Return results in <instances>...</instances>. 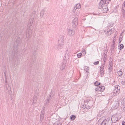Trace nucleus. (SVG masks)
<instances>
[{
  "mask_svg": "<svg viewBox=\"0 0 125 125\" xmlns=\"http://www.w3.org/2000/svg\"><path fill=\"white\" fill-rule=\"evenodd\" d=\"M36 13V12L34 11H33L32 14L31 15L30 19L29 20V22L28 23L27 27L26 36L27 38L29 37L32 33V30L33 29V26L32 25L34 20V18Z\"/></svg>",
  "mask_w": 125,
  "mask_h": 125,
  "instance_id": "nucleus-1",
  "label": "nucleus"
},
{
  "mask_svg": "<svg viewBox=\"0 0 125 125\" xmlns=\"http://www.w3.org/2000/svg\"><path fill=\"white\" fill-rule=\"evenodd\" d=\"M108 0H101L99 4V9H100L104 7L105 4L107 6V5H108V4L109 3V2L108 1Z\"/></svg>",
  "mask_w": 125,
  "mask_h": 125,
  "instance_id": "nucleus-2",
  "label": "nucleus"
},
{
  "mask_svg": "<svg viewBox=\"0 0 125 125\" xmlns=\"http://www.w3.org/2000/svg\"><path fill=\"white\" fill-rule=\"evenodd\" d=\"M120 87L119 85L114 86V89L113 90V93L114 96H116L120 92Z\"/></svg>",
  "mask_w": 125,
  "mask_h": 125,
  "instance_id": "nucleus-3",
  "label": "nucleus"
},
{
  "mask_svg": "<svg viewBox=\"0 0 125 125\" xmlns=\"http://www.w3.org/2000/svg\"><path fill=\"white\" fill-rule=\"evenodd\" d=\"M100 121L101 122L99 125H110L111 122L110 119L108 118L102 120Z\"/></svg>",
  "mask_w": 125,
  "mask_h": 125,
  "instance_id": "nucleus-4",
  "label": "nucleus"
},
{
  "mask_svg": "<svg viewBox=\"0 0 125 125\" xmlns=\"http://www.w3.org/2000/svg\"><path fill=\"white\" fill-rule=\"evenodd\" d=\"M84 103H85L87 105H89V106H92L93 104V101L91 99H86L84 100Z\"/></svg>",
  "mask_w": 125,
  "mask_h": 125,
  "instance_id": "nucleus-5",
  "label": "nucleus"
},
{
  "mask_svg": "<svg viewBox=\"0 0 125 125\" xmlns=\"http://www.w3.org/2000/svg\"><path fill=\"white\" fill-rule=\"evenodd\" d=\"M45 113V111L44 109H42L40 117V121L41 122L42 121L44 118Z\"/></svg>",
  "mask_w": 125,
  "mask_h": 125,
  "instance_id": "nucleus-6",
  "label": "nucleus"
},
{
  "mask_svg": "<svg viewBox=\"0 0 125 125\" xmlns=\"http://www.w3.org/2000/svg\"><path fill=\"white\" fill-rule=\"evenodd\" d=\"M105 88L104 86H100L95 88V91H99L101 92H103Z\"/></svg>",
  "mask_w": 125,
  "mask_h": 125,
  "instance_id": "nucleus-7",
  "label": "nucleus"
},
{
  "mask_svg": "<svg viewBox=\"0 0 125 125\" xmlns=\"http://www.w3.org/2000/svg\"><path fill=\"white\" fill-rule=\"evenodd\" d=\"M115 31V29L114 28H112L110 30H108L106 34L107 35H110L111 34L113 33Z\"/></svg>",
  "mask_w": 125,
  "mask_h": 125,
  "instance_id": "nucleus-8",
  "label": "nucleus"
},
{
  "mask_svg": "<svg viewBox=\"0 0 125 125\" xmlns=\"http://www.w3.org/2000/svg\"><path fill=\"white\" fill-rule=\"evenodd\" d=\"M68 34L70 36H72L74 35L75 32L72 29H69L67 30Z\"/></svg>",
  "mask_w": 125,
  "mask_h": 125,
  "instance_id": "nucleus-9",
  "label": "nucleus"
},
{
  "mask_svg": "<svg viewBox=\"0 0 125 125\" xmlns=\"http://www.w3.org/2000/svg\"><path fill=\"white\" fill-rule=\"evenodd\" d=\"M53 95V93H52V92L51 91V93L49 94V96L47 99V101L46 103V104H48L49 101L51 99Z\"/></svg>",
  "mask_w": 125,
  "mask_h": 125,
  "instance_id": "nucleus-10",
  "label": "nucleus"
},
{
  "mask_svg": "<svg viewBox=\"0 0 125 125\" xmlns=\"http://www.w3.org/2000/svg\"><path fill=\"white\" fill-rule=\"evenodd\" d=\"M119 103L117 101H115L114 104V105L112 107V110H115L119 106Z\"/></svg>",
  "mask_w": 125,
  "mask_h": 125,
  "instance_id": "nucleus-11",
  "label": "nucleus"
},
{
  "mask_svg": "<svg viewBox=\"0 0 125 125\" xmlns=\"http://www.w3.org/2000/svg\"><path fill=\"white\" fill-rule=\"evenodd\" d=\"M58 42V44L55 46V48L58 49H62L63 47V42Z\"/></svg>",
  "mask_w": 125,
  "mask_h": 125,
  "instance_id": "nucleus-12",
  "label": "nucleus"
},
{
  "mask_svg": "<svg viewBox=\"0 0 125 125\" xmlns=\"http://www.w3.org/2000/svg\"><path fill=\"white\" fill-rule=\"evenodd\" d=\"M118 118L116 117L113 115L111 118L112 122L113 123H115L118 121Z\"/></svg>",
  "mask_w": 125,
  "mask_h": 125,
  "instance_id": "nucleus-13",
  "label": "nucleus"
},
{
  "mask_svg": "<svg viewBox=\"0 0 125 125\" xmlns=\"http://www.w3.org/2000/svg\"><path fill=\"white\" fill-rule=\"evenodd\" d=\"M66 61L65 60L63 61V62L62 63V65L60 69L62 70H64L65 69V67L66 66Z\"/></svg>",
  "mask_w": 125,
  "mask_h": 125,
  "instance_id": "nucleus-14",
  "label": "nucleus"
},
{
  "mask_svg": "<svg viewBox=\"0 0 125 125\" xmlns=\"http://www.w3.org/2000/svg\"><path fill=\"white\" fill-rule=\"evenodd\" d=\"M108 70L109 72H111L113 69L112 64V62H109L108 65Z\"/></svg>",
  "mask_w": 125,
  "mask_h": 125,
  "instance_id": "nucleus-15",
  "label": "nucleus"
},
{
  "mask_svg": "<svg viewBox=\"0 0 125 125\" xmlns=\"http://www.w3.org/2000/svg\"><path fill=\"white\" fill-rule=\"evenodd\" d=\"M63 36L62 35H60L58 39V42H63Z\"/></svg>",
  "mask_w": 125,
  "mask_h": 125,
  "instance_id": "nucleus-16",
  "label": "nucleus"
},
{
  "mask_svg": "<svg viewBox=\"0 0 125 125\" xmlns=\"http://www.w3.org/2000/svg\"><path fill=\"white\" fill-rule=\"evenodd\" d=\"M78 20L77 18H74L73 21V24H74L76 26L78 24Z\"/></svg>",
  "mask_w": 125,
  "mask_h": 125,
  "instance_id": "nucleus-17",
  "label": "nucleus"
},
{
  "mask_svg": "<svg viewBox=\"0 0 125 125\" xmlns=\"http://www.w3.org/2000/svg\"><path fill=\"white\" fill-rule=\"evenodd\" d=\"M117 49V47H116L115 46L111 47L110 49L111 50V53L113 54L114 53V50H116Z\"/></svg>",
  "mask_w": 125,
  "mask_h": 125,
  "instance_id": "nucleus-18",
  "label": "nucleus"
},
{
  "mask_svg": "<svg viewBox=\"0 0 125 125\" xmlns=\"http://www.w3.org/2000/svg\"><path fill=\"white\" fill-rule=\"evenodd\" d=\"M107 6H106V7L105 8L104 7V8H103L104 7V6L102 8H103V12L106 13L107 12V11L108 10V8L107 7Z\"/></svg>",
  "mask_w": 125,
  "mask_h": 125,
  "instance_id": "nucleus-19",
  "label": "nucleus"
},
{
  "mask_svg": "<svg viewBox=\"0 0 125 125\" xmlns=\"http://www.w3.org/2000/svg\"><path fill=\"white\" fill-rule=\"evenodd\" d=\"M100 116H101V115L100 114H98L97 115V119H99V120H98L99 122L102 120V119H101V118H102V117L100 118Z\"/></svg>",
  "mask_w": 125,
  "mask_h": 125,
  "instance_id": "nucleus-20",
  "label": "nucleus"
},
{
  "mask_svg": "<svg viewBox=\"0 0 125 125\" xmlns=\"http://www.w3.org/2000/svg\"><path fill=\"white\" fill-rule=\"evenodd\" d=\"M122 9L123 10V11L125 12V0L123 4Z\"/></svg>",
  "mask_w": 125,
  "mask_h": 125,
  "instance_id": "nucleus-21",
  "label": "nucleus"
},
{
  "mask_svg": "<svg viewBox=\"0 0 125 125\" xmlns=\"http://www.w3.org/2000/svg\"><path fill=\"white\" fill-rule=\"evenodd\" d=\"M76 118V116L74 115H73L70 116V119L71 120H74Z\"/></svg>",
  "mask_w": 125,
  "mask_h": 125,
  "instance_id": "nucleus-22",
  "label": "nucleus"
},
{
  "mask_svg": "<svg viewBox=\"0 0 125 125\" xmlns=\"http://www.w3.org/2000/svg\"><path fill=\"white\" fill-rule=\"evenodd\" d=\"M45 11L44 10H42L40 12V16L41 17H43L44 15Z\"/></svg>",
  "mask_w": 125,
  "mask_h": 125,
  "instance_id": "nucleus-23",
  "label": "nucleus"
},
{
  "mask_svg": "<svg viewBox=\"0 0 125 125\" xmlns=\"http://www.w3.org/2000/svg\"><path fill=\"white\" fill-rule=\"evenodd\" d=\"M122 104H123L124 107L123 108V110H125V99H124L121 103Z\"/></svg>",
  "mask_w": 125,
  "mask_h": 125,
  "instance_id": "nucleus-24",
  "label": "nucleus"
},
{
  "mask_svg": "<svg viewBox=\"0 0 125 125\" xmlns=\"http://www.w3.org/2000/svg\"><path fill=\"white\" fill-rule=\"evenodd\" d=\"M123 73L120 70L118 72V74L119 76L121 77Z\"/></svg>",
  "mask_w": 125,
  "mask_h": 125,
  "instance_id": "nucleus-25",
  "label": "nucleus"
},
{
  "mask_svg": "<svg viewBox=\"0 0 125 125\" xmlns=\"http://www.w3.org/2000/svg\"><path fill=\"white\" fill-rule=\"evenodd\" d=\"M100 75L101 77L103 76L104 75V70H100Z\"/></svg>",
  "mask_w": 125,
  "mask_h": 125,
  "instance_id": "nucleus-26",
  "label": "nucleus"
},
{
  "mask_svg": "<svg viewBox=\"0 0 125 125\" xmlns=\"http://www.w3.org/2000/svg\"><path fill=\"white\" fill-rule=\"evenodd\" d=\"M113 25V23H108V24L107 26V28H109V27H112Z\"/></svg>",
  "mask_w": 125,
  "mask_h": 125,
  "instance_id": "nucleus-27",
  "label": "nucleus"
},
{
  "mask_svg": "<svg viewBox=\"0 0 125 125\" xmlns=\"http://www.w3.org/2000/svg\"><path fill=\"white\" fill-rule=\"evenodd\" d=\"M89 68L86 66L84 67V71H86V73L88 72V71L89 70Z\"/></svg>",
  "mask_w": 125,
  "mask_h": 125,
  "instance_id": "nucleus-28",
  "label": "nucleus"
},
{
  "mask_svg": "<svg viewBox=\"0 0 125 125\" xmlns=\"http://www.w3.org/2000/svg\"><path fill=\"white\" fill-rule=\"evenodd\" d=\"M82 55V54L81 52L77 54V56L78 58H80L81 57Z\"/></svg>",
  "mask_w": 125,
  "mask_h": 125,
  "instance_id": "nucleus-29",
  "label": "nucleus"
},
{
  "mask_svg": "<svg viewBox=\"0 0 125 125\" xmlns=\"http://www.w3.org/2000/svg\"><path fill=\"white\" fill-rule=\"evenodd\" d=\"M105 64V63H104V64H103V65L102 64L101 66L100 67V70H104V65Z\"/></svg>",
  "mask_w": 125,
  "mask_h": 125,
  "instance_id": "nucleus-30",
  "label": "nucleus"
},
{
  "mask_svg": "<svg viewBox=\"0 0 125 125\" xmlns=\"http://www.w3.org/2000/svg\"><path fill=\"white\" fill-rule=\"evenodd\" d=\"M100 83H99L97 81H96L94 83V84L95 85L97 86L99 85Z\"/></svg>",
  "mask_w": 125,
  "mask_h": 125,
  "instance_id": "nucleus-31",
  "label": "nucleus"
},
{
  "mask_svg": "<svg viewBox=\"0 0 125 125\" xmlns=\"http://www.w3.org/2000/svg\"><path fill=\"white\" fill-rule=\"evenodd\" d=\"M91 107H92V106H89V105L87 104L86 105V108L87 109H90V108Z\"/></svg>",
  "mask_w": 125,
  "mask_h": 125,
  "instance_id": "nucleus-32",
  "label": "nucleus"
},
{
  "mask_svg": "<svg viewBox=\"0 0 125 125\" xmlns=\"http://www.w3.org/2000/svg\"><path fill=\"white\" fill-rule=\"evenodd\" d=\"M115 36H114V38L113 39V43L114 44H115Z\"/></svg>",
  "mask_w": 125,
  "mask_h": 125,
  "instance_id": "nucleus-33",
  "label": "nucleus"
},
{
  "mask_svg": "<svg viewBox=\"0 0 125 125\" xmlns=\"http://www.w3.org/2000/svg\"><path fill=\"white\" fill-rule=\"evenodd\" d=\"M75 5H76V6L78 9L81 8V5L79 3L76 4Z\"/></svg>",
  "mask_w": 125,
  "mask_h": 125,
  "instance_id": "nucleus-34",
  "label": "nucleus"
},
{
  "mask_svg": "<svg viewBox=\"0 0 125 125\" xmlns=\"http://www.w3.org/2000/svg\"><path fill=\"white\" fill-rule=\"evenodd\" d=\"M99 62L97 61L96 62H94L93 63V64L95 65H96L98 64L99 63Z\"/></svg>",
  "mask_w": 125,
  "mask_h": 125,
  "instance_id": "nucleus-35",
  "label": "nucleus"
},
{
  "mask_svg": "<svg viewBox=\"0 0 125 125\" xmlns=\"http://www.w3.org/2000/svg\"><path fill=\"white\" fill-rule=\"evenodd\" d=\"M86 104L85 103H84V104L82 106V108H83L84 109H85L86 108Z\"/></svg>",
  "mask_w": 125,
  "mask_h": 125,
  "instance_id": "nucleus-36",
  "label": "nucleus"
},
{
  "mask_svg": "<svg viewBox=\"0 0 125 125\" xmlns=\"http://www.w3.org/2000/svg\"><path fill=\"white\" fill-rule=\"evenodd\" d=\"M119 47L121 48V49H122L124 47V46L123 44H121L120 45Z\"/></svg>",
  "mask_w": 125,
  "mask_h": 125,
  "instance_id": "nucleus-37",
  "label": "nucleus"
},
{
  "mask_svg": "<svg viewBox=\"0 0 125 125\" xmlns=\"http://www.w3.org/2000/svg\"><path fill=\"white\" fill-rule=\"evenodd\" d=\"M106 55L105 53V52H104V58H106Z\"/></svg>",
  "mask_w": 125,
  "mask_h": 125,
  "instance_id": "nucleus-38",
  "label": "nucleus"
},
{
  "mask_svg": "<svg viewBox=\"0 0 125 125\" xmlns=\"http://www.w3.org/2000/svg\"><path fill=\"white\" fill-rule=\"evenodd\" d=\"M82 52L83 53V54H86V53L85 50L84 49H83L82 50Z\"/></svg>",
  "mask_w": 125,
  "mask_h": 125,
  "instance_id": "nucleus-39",
  "label": "nucleus"
},
{
  "mask_svg": "<svg viewBox=\"0 0 125 125\" xmlns=\"http://www.w3.org/2000/svg\"><path fill=\"white\" fill-rule=\"evenodd\" d=\"M121 84L123 85H124L125 84V80L124 81H122Z\"/></svg>",
  "mask_w": 125,
  "mask_h": 125,
  "instance_id": "nucleus-40",
  "label": "nucleus"
},
{
  "mask_svg": "<svg viewBox=\"0 0 125 125\" xmlns=\"http://www.w3.org/2000/svg\"><path fill=\"white\" fill-rule=\"evenodd\" d=\"M7 89L9 91H11V87H9V86H8V87L7 88Z\"/></svg>",
  "mask_w": 125,
  "mask_h": 125,
  "instance_id": "nucleus-41",
  "label": "nucleus"
},
{
  "mask_svg": "<svg viewBox=\"0 0 125 125\" xmlns=\"http://www.w3.org/2000/svg\"><path fill=\"white\" fill-rule=\"evenodd\" d=\"M74 9H75V10H76L77 9H78L76 6V5H75L74 6V8H73Z\"/></svg>",
  "mask_w": 125,
  "mask_h": 125,
  "instance_id": "nucleus-42",
  "label": "nucleus"
},
{
  "mask_svg": "<svg viewBox=\"0 0 125 125\" xmlns=\"http://www.w3.org/2000/svg\"><path fill=\"white\" fill-rule=\"evenodd\" d=\"M17 38H18V40L17 41H16V42L19 43L20 42V38L19 37H17Z\"/></svg>",
  "mask_w": 125,
  "mask_h": 125,
  "instance_id": "nucleus-43",
  "label": "nucleus"
},
{
  "mask_svg": "<svg viewBox=\"0 0 125 125\" xmlns=\"http://www.w3.org/2000/svg\"><path fill=\"white\" fill-rule=\"evenodd\" d=\"M121 39V38L120 37V38L119 39V44L121 43V41H122V40L121 39Z\"/></svg>",
  "mask_w": 125,
  "mask_h": 125,
  "instance_id": "nucleus-44",
  "label": "nucleus"
},
{
  "mask_svg": "<svg viewBox=\"0 0 125 125\" xmlns=\"http://www.w3.org/2000/svg\"><path fill=\"white\" fill-rule=\"evenodd\" d=\"M103 61H104V62H105L106 61V58H103Z\"/></svg>",
  "mask_w": 125,
  "mask_h": 125,
  "instance_id": "nucleus-45",
  "label": "nucleus"
},
{
  "mask_svg": "<svg viewBox=\"0 0 125 125\" xmlns=\"http://www.w3.org/2000/svg\"><path fill=\"white\" fill-rule=\"evenodd\" d=\"M76 11V10H75V9H73L72 10V11L74 12V13Z\"/></svg>",
  "mask_w": 125,
  "mask_h": 125,
  "instance_id": "nucleus-46",
  "label": "nucleus"
},
{
  "mask_svg": "<svg viewBox=\"0 0 125 125\" xmlns=\"http://www.w3.org/2000/svg\"><path fill=\"white\" fill-rule=\"evenodd\" d=\"M58 123H55L53 124V125H58Z\"/></svg>",
  "mask_w": 125,
  "mask_h": 125,
  "instance_id": "nucleus-47",
  "label": "nucleus"
},
{
  "mask_svg": "<svg viewBox=\"0 0 125 125\" xmlns=\"http://www.w3.org/2000/svg\"><path fill=\"white\" fill-rule=\"evenodd\" d=\"M115 44H114V43H113V44L112 45H111V47H113V46H115Z\"/></svg>",
  "mask_w": 125,
  "mask_h": 125,
  "instance_id": "nucleus-48",
  "label": "nucleus"
},
{
  "mask_svg": "<svg viewBox=\"0 0 125 125\" xmlns=\"http://www.w3.org/2000/svg\"><path fill=\"white\" fill-rule=\"evenodd\" d=\"M122 125H125V122H123L122 124Z\"/></svg>",
  "mask_w": 125,
  "mask_h": 125,
  "instance_id": "nucleus-49",
  "label": "nucleus"
},
{
  "mask_svg": "<svg viewBox=\"0 0 125 125\" xmlns=\"http://www.w3.org/2000/svg\"><path fill=\"white\" fill-rule=\"evenodd\" d=\"M118 49H119V51H120V50H121V49H121V48H120L119 47L118 48Z\"/></svg>",
  "mask_w": 125,
  "mask_h": 125,
  "instance_id": "nucleus-50",
  "label": "nucleus"
},
{
  "mask_svg": "<svg viewBox=\"0 0 125 125\" xmlns=\"http://www.w3.org/2000/svg\"><path fill=\"white\" fill-rule=\"evenodd\" d=\"M58 125H61V124L60 123H58Z\"/></svg>",
  "mask_w": 125,
  "mask_h": 125,
  "instance_id": "nucleus-51",
  "label": "nucleus"
},
{
  "mask_svg": "<svg viewBox=\"0 0 125 125\" xmlns=\"http://www.w3.org/2000/svg\"><path fill=\"white\" fill-rule=\"evenodd\" d=\"M109 1H111V0H108Z\"/></svg>",
  "mask_w": 125,
  "mask_h": 125,
  "instance_id": "nucleus-52",
  "label": "nucleus"
}]
</instances>
